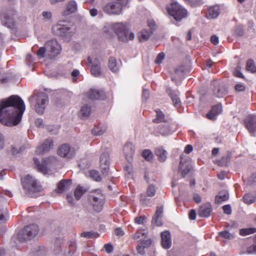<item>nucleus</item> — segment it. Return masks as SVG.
Listing matches in <instances>:
<instances>
[{"mask_svg": "<svg viewBox=\"0 0 256 256\" xmlns=\"http://www.w3.org/2000/svg\"><path fill=\"white\" fill-rule=\"evenodd\" d=\"M25 108L24 101L18 96L12 95L2 100L0 104V122L8 126L18 125Z\"/></svg>", "mask_w": 256, "mask_h": 256, "instance_id": "1", "label": "nucleus"}, {"mask_svg": "<svg viewBox=\"0 0 256 256\" xmlns=\"http://www.w3.org/2000/svg\"><path fill=\"white\" fill-rule=\"evenodd\" d=\"M112 28L117 35L120 41L126 42L134 38V33L129 34L128 28L126 23L116 22L112 26Z\"/></svg>", "mask_w": 256, "mask_h": 256, "instance_id": "2", "label": "nucleus"}, {"mask_svg": "<svg viewBox=\"0 0 256 256\" xmlns=\"http://www.w3.org/2000/svg\"><path fill=\"white\" fill-rule=\"evenodd\" d=\"M52 33L64 40H68L74 34L70 24L65 21H60L52 28Z\"/></svg>", "mask_w": 256, "mask_h": 256, "instance_id": "3", "label": "nucleus"}, {"mask_svg": "<svg viewBox=\"0 0 256 256\" xmlns=\"http://www.w3.org/2000/svg\"><path fill=\"white\" fill-rule=\"evenodd\" d=\"M22 184L26 193L29 196L34 192H40L41 186L34 178L30 174L26 175L21 179Z\"/></svg>", "mask_w": 256, "mask_h": 256, "instance_id": "4", "label": "nucleus"}, {"mask_svg": "<svg viewBox=\"0 0 256 256\" xmlns=\"http://www.w3.org/2000/svg\"><path fill=\"white\" fill-rule=\"evenodd\" d=\"M167 11L176 22H180L188 16V11L177 2H172L167 8Z\"/></svg>", "mask_w": 256, "mask_h": 256, "instance_id": "5", "label": "nucleus"}, {"mask_svg": "<svg viewBox=\"0 0 256 256\" xmlns=\"http://www.w3.org/2000/svg\"><path fill=\"white\" fill-rule=\"evenodd\" d=\"M128 2V0H112L103 6V10L108 14L118 15L121 14L124 6Z\"/></svg>", "mask_w": 256, "mask_h": 256, "instance_id": "6", "label": "nucleus"}, {"mask_svg": "<svg viewBox=\"0 0 256 256\" xmlns=\"http://www.w3.org/2000/svg\"><path fill=\"white\" fill-rule=\"evenodd\" d=\"M38 225L32 224L27 226L18 234V240L22 242L31 240L38 234Z\"/></svg>", "mask_w": 256, "mask_h": 256, "instance_id": "7", "label": "nucleus"}, {"mask_svg": "<svg viewBox=\"0 0 256 256\" xmlns=\"http://www.w3.org/2000/svg\"><path fill=\"white\" fill-rule=\"evenodd\" d=\"M48 98L47 94L44 92H40L36 96L35 110L39 114H44L45 109L48 104Z\"/></svg>", "mask_w": 256, "mask_h": 256, "instance_id": "8", "label": "nucleus"}, {"mask_svg": "<svg viewBox=\"0 0 256 256\" xmlns=\"http://www.w3.org/2000/svg\"><path fill=\"white\" fill-rule=\"evenodd\" d=\"M100 190H97L93 195L90 197V200L91 201L93 206L94 209L97 212H100L102 210L104 204L105 196L100 192Z\"/></svg>", "mask_w": 256, "mask_h": 256, "instance_id": "9", "label": "nucleus"}, {"mask_svg": "<svg viewBox=\"0 0 256 256\" xmlns=\"http://www.w3.org/2000/svg\"><path fill=\"white\" fill-rule=\"evenodd\" d=\"M211 88L213 94L217 98H222L228 93L226 85L218 80H214L212 82Z\"/></svg>", "mask_w": 256, "mask_h": 256, "instance_id": "10", "label": "nucleus"}, {"mask_svg": "<svg viewBox=\"0 0 256 256\" xmlns=\"http://www.w3.org/2000/svg\"><path fill=\"white\" fill-rule=\"evenodd\" d=\"M87 60L89 66H90L92 74L95 77L100 76L102 74V70L100 60L97 58H93L89 56Z\"/></svg>", "mask_w": 256, "mask_h": 256, "instance_id": "11", "label": "nucleus"}, {"mask_svg": "<svg viewBox=\"0 0 256 256\" xmlns=\"http://www.w3.org/2000/svg\"><path fill=\"white\" fill-rule=\"evenodd\" d=\"M16 12L10 10L4 12L0 14V18L3 25L9 28H12L14 26V16Z\"/></svg>", "mask_w": 256, "mask_h": 256, "instance_id": "12", "label": "nucleus"}, {"mask_svg": "<svg viewBox=\"0 0 256 256\" xmlns=\"http://www.w3.org/2000/svg\"><path fill=\"white\" fill-rule=\"evenodd\" d=\"M180 158L178 172L182 177H184L191 170L192 166L188 157L184 158L183 156H180Z\"/></svg>", "mask_w": 256, "mask_h": 256, "instance_id": "13", "label": "nucleus"}, {"mask_svg": "<svg viewBox=\"0 0 256 256\" xmlns=\"http://www.w3.org/2000/svg\"><path fill=\"white\" fill-rule=\"evenodd\" d=\"M58 154L61 157L71 158L75 154V150L74 148H71L68 144H64L59 147Z\"/></svg>", "mask_w": 256, "mask_h": 256, "instance_id": "14", "label": "nucleus"}, {"mask_svg": "<svg viewBox=\"0 0 256 256\" xmlns=\"http://www.w3.org/2000/svg\"><path fill=\"white\" fill-rule=\"evenodd\" d=\"M47 50L50 52L49 54L51 58H53L60 52V46L56 40H51L46 44Z\"/></svg>", "mask_w": 256, "mask_h": 256, "instance_id": "15", "label": "nucleus"}, {"mask_svg": "<svg viewBox=\"0 0 256 256\" xmlns=\"http://www.w3.org/2000/svg\"><path fill=\"white\" fill-rule=\"evenodd\" d=\"M109 154L108 152H103L100 157V166L102 174L106 176L109 171Z\"/></svg>", "mask_w": 256, "mask_h": 256, "instance_id": "16", "label": "nucleus"}, {"mask_svg": "<svg viewBox=\"0 0 256 256\" xmlns=\"http://www.w3.org/2000/svg\"><path fill=\"white\" fill-rule=\"evenodd\" d=\"M246 127L252 135L256 132V116H249L244 120Z\"/></svg>", "mask_w": 256, "mask_h": 256, "instance_id": "17", "label": "nucleus"}, {"mask_svg": "<svg viewBox=\"0 0 256 256\" xmlns=\"http://www.w3.org/2000/svg\"><path fill=\"white\" fill-rule=\"evenodd\" d=\"M164 212V206L161 205L156 207V210L152 220V224H154L156 226H161L162 224V218Z\"/></svg>", "mask_w": 256, "mask_h": 256, "instance_id": "18", "label": "nucleus"}, {"mask_svg": "<svg viewBox=\"0 0 256 256\" xmlns=\"http://www.w3.org/2000/svg\"><path fill=\"white\" fill-rule=\"evenodd\" d=\"M72 184V180L63 179L57 184L56 192L58 193H63L68 190Z\"/></svg>", "mask_w": 256, "mask_h": 256, "instance_id": "19", "label": "nucleus"}, {"mask_svg": "<svg viewBox=\"0 0 256 256\" xmlns=\"http://www.w3.org/2000/svg\"><path fill=\"white\" fill-rule=\"evenodd\" d=\"M88 98L92 100H104L105 94L102 90L92 88L88 94Z\"/></svg>", "mask_w": 256, "mask_h": 256, "instance_id": "20", "label": "nucleus"}, {"mask_svg": "<svg viewBox=\"0 0 256 256\" xmlns=\"http://www.w3.org/2000/svg\"><path fill=\"white\" fill-rule=\"evenodd\" d=\"M222 112L220 104L213 106L210 110L206 114V118L210 120H215L216 116Z\"/></svg>", "mask_w": 256, "mask_h": 256, "instance_id": "21", "label": "nucleus"}, {"mask_svg": "<svg viewBox=\"0 0 256 256\" xmlns=\"http://www.w3.org/2000/svg\"><path fill=\"white\" fill-rule=\"evenodd\" d=\"M162 246L163 248L168 249L170 248L172 245V240L170 232L168 231H165L161 233Z\"/></svg>", "mask_w": 256, "mask_h": 256, "instance_id": "22", "label": "nucleus"}, {"mask_svg": "<svg viewBox=\"0 0 256 256\" xmlns=\"http://www.w3.org/2000/svg\"><path fill=\"white\" fill-rule=\"evenodd\" d=\"M53 146L54 144L52 140L46 139L44 141V143L38 148L36 152L38 154L47 152L53 147Z\"/></svg>", "mask_w": 256, "mask_h": 256, "instance_id": "23", "label": "nucleus"}, {"mask_svg": "<svg viewBox=\"0 0 256 256\" xmlns=\"http://www.w3.org/2000/svg\"><path fill=\"white\" fill-rule=\"evenodd\" d=\"M212 211V205L210 203L202 204L200 208L198 216L202 218L208 217Z\"/></svg>", "mask_w": 256, "mask_h": 256, "instance_id": "24", "label": "nucleus"}, {"mask_svg": "<svg viewBox=\"0 0 256 256\" xmlns=\"http://www.w3.org/2000/svg\"><path fill=\"white\" fill-rule=\"evenodd\" d=\"M34 164L37 166V168L40 172H42L43 174H46L48 172V167L46 166L48 160L44 159L42 160V164L40 163L39 160L36 158H34Z\"/></svg>", "mask_w": 256, "mask_h": 256, "instance_id": "25", "label": "nucleus"}, {"mask_svg": "<svg viewBox=\"0 0 256 256\" xmlns=\"http://www.w3.org/2000/svg\"><path fill=\"white\" fill-rule=\"evenodd\" d=\"M77 10L76 2L74 0H70L67 4L66 10L64 12L63 15L68 16Z\"/></svg>", "mask_w": 256, "mask_h": 256, "instance_id": "26", "label": "nucleus"}, {"mask_svg": "<svg viewBox=\"0 0 256 256\" xmlns=\"http://www.w3.org/2000/svg\"><path fill=\"white\" fill-rule=\"evenodd\" d=\"M155 154L161 162H164L166 159L167 152L164 150L162 146L156 148L155 150Z\"/></svg>", "mask_w": 256, "mask_h": 256, "instance_id": "27", "label": "nucleus"}, {"mask_svg": "<svg viewBox=\"0 0 256 256\" xmlns=\"http://www.w3.org/2000/svg\"><path fill=\"white\" fill-rule=\"evenodd\" d=\"M134 148L130 142L126 143L124 147V152L126 158H132L134 154Z\"/></svg>", "mask_w": 256, "mask_h": 256, "instance_id": "28", "label": "nucleus"}, {"mask_svg": "<svg viewBox=\"0 0 256 256\" xmlns=\"http://www.w3.org/2000/svg\"><path fill=\"white\" fill-rule=\"evenodd\" d=\"M229 198L228 192L226 190L221 191L218 195L215 197V202L216 204H219L222 202L227 200Z\"/></svg>", "mask_w": 256, "mask_h": 256, "instance_id": "29", "label": "nucleus"}, {"mask_svg": "<svg viewBox=\"0 0 256 256\" xmlns=\"http://www.w3.org/2000/svg\"><path fill=\"white\" fill-rule=\"evenodd\" d=\"M152 34V32L145 29L138 33V38L140 42H144L149 39Z\"/></svg>", "mask_w": 256, "mask_h": 256, "instance_id": "30", "label": "nucleus"}, {"mask_svg": "<svg viewBox=\"0 0 256 256\" xmlns=\"http://www.w3.org/2000/svg\"><path fill=\"white\" fill-rule=\"evenodd\" d=\"M168 92L173 102L174 106L176 108L180 107L181 104V102L176 92L170 90H168Z\"/></svg>", "mask_w": 256, "mask_h": 256, "instance_id": "31", "label": "nucleus"}, {"mask_svg": "<svg viewBox=\"0 0 256 256\" xmlns=\"http://www.w3.org/2000/svg\"><path fill=\"white\" fill-rule=\"evenodd\" d=\"M158 132L162 136H168L172 133V130L167 122L159 126Z\"/></svg>", "mask_w": 256, "mask_h": 256, "instance_id": "32", "label": "nucleus"}, {"mask_svg": "<svg viewBox=\"0 0 256 256\" xmlns=\"http://www.w3.org/2000/svg\"><path fill=\"white\" fill-rule=\"evenodd\" d=\"M220 14V9L218 6H214L210 8L208 14L207 16L208 18H215Z\"/></svg>", "mask_w": 256, "mask_h": 256, "instance_id": "33", "label": "nucleus"}, {"mask_svg": "<svg viewBox=\"0 0 256 256\" xmlns=\"http://www.w3.org/2000/svg\"><path fill=\"white\" fill-rule=\"evenodd\" d=\"M108 68L113 72H118L119 68L117 65V62L116 58L114 57H110L108 60Z\"/></svg>", "mask_w": 256, "mask_h": 256, "instance_id": "34", "label": "nucleus"}, {"mask_svg": "<svg viewBox=\"0 0 256 256\" xmlns=\"http://www.w3.org/2000/svg\"><path fill=\"white\" fill-rule=\"evenodd\" d=\"M243 200L244 202L246 204L254 203L256 200V193H248L245 194L243 196Z\"/></svg>", "mask_w": 256, "mask_h": 256, "instance_id": "35", "label": "nucleus"}, {"mask_svg": "<svg viewBox=\"0 0 256 256\" xmlns=\"http://www.w3.org/2000/svg\"><path fill=\"white\" fill-rule=\"evenodd\" d=\"M156 118L153 120L154 122L160 123V122H164L166 123L167 120L165 118V115L164 113L160 110H156Z\"/></svg>", "mask_w": 256, "mask_h": 256, "instance_id": "36", "label": "nucleus"}, {"mask_svg": "<svg viewBox=\"0 0 256 256\" xmlns=\"http://www.w3.org/2000/svg\"><path fill=\"white\" fill-rule=\"evenodd\" d=\"M8 216V210L6 208L0 207V224L4 223Z\"/></svg>", "mask_w": 256, "mask_h": 256, "instance_id": "37", "label": "nucleus"}, {"mask_svg": "<svg viewBox=\"0 0 256 256\" xmlns=\"http://www.w3.org/2000/svg\"><path fill=\"white\" fill-rule=\"evenodd\" d=\"M106 128L105 126H98L94 127L92 130V132L94 135L101 136L106 131Z\"/></svg>", "mask_w": 256, "mask_h": 256, "instance_id": "38", "label": "nucleus"}, {"mask_svg": "<svg viewBox=\"0 0 256 256\" xmlns=\"http://www.w3.org/2000/svg\"><path fill=\"white\" fill-rule=\"evenodd\" d=\"M86 192L85 189L83 187L78 186H77L74 192V196L77 200L80 198Z\"/></svg>", "mask_w": 256, "mask_h": 256, "instance_id": "39", "label": "nucleus"}, {"mask_svg": "<svg viewBox=\"0 0 256 256\" xmlns=\"http://www.w3.org/2000/svg\"><path fill=\"white\" fill-rule=\"evenodd\" d=\"M256 232V228H242L240 230V234L242 236H246Z\"/></svg>", "mask_w": 256, "mask_h": 256, "instance_id": "40", "label": "nucleus"}, {"mask_svg": "<svg viewBox=\"0 0 256 256\" xmlns=\"http://www.w3.org/2000/svg\"><path fill=\"white\" fill-rule=\"evenodd\" d=\"M246 70L252 73L256 72V66L252 60L249 59L248 60L246 65Z\"/></svg>", "mask_w": 256, "mask_h": 256, "instance_id": "41", "label": "nucleus"}, {"mask_svg": "<svg viewBox=\"0 0 256 256\" xmlns=\"http://www.w3.org/2000/svg\"><path fill=\"white\" fill-rule=\"evenodd\" d=\"M91 111V108L86 104L83 106L80 110V114L84 117H88L90 116Z\"/></svg>", "mask_w": 256, "mask_h": 256, "instance_id": "42", "label": "nucleus"}, {"mask_svg": "<svg viewBox=\"0 0 256 256\" xmlns=\"http://www.w3.org/2000/svg\"><path fill=\"white\" fill-rule=\"evenodd\" d=\"M98 235V234L96 232H84L80 234V236L82 237L86 238H96Z\"/></svg>", "mask_w": 256, "mask_h": 256, "instance_id": "43", "label": "nucleus"}, {"mask_svg": "<svg viewBox=\"0 0 256 256\" xmlns=\"http://www.w3.org/2000/svg\"><path fill=\"white\" fill-rule=\"evenodd\" d=\"M156 192V188L154 185L150 184L146 190V194L148 196H154Z\"/></svg>", "mask_w": 256, "mask_h": 256, "instance_id": "44", "label": "nucleus"}, {"mask_svg": "<svg viewBox=\"0 0 256 256\" xmlns=\"http://www.w3.org/2000/svg\"><path fill=\"white\" fill-rule=\"evenodd\" d=\"M90 178L96 182H100L102 180L101 177L100 176L99 173L97 170H90Z\"/></svg>", "mask_w": 256, "mask_h": 256, "instance_id": "45", "label": "nucleus"}, {"mask_svg": "<svg viewBox=\"0 0 256 256\" xmlns=\"http://www.w3.org/2000/svg\"><path fill=\"white\" fill-rule=\"evenodd\" d=\"M175 74H176L177 75V76L178 78H182L184 76V66H178V67L176 68L175 69Z\"/></svg>", "mask_w": 256, "mask_h": 256, "instance_id": "46", "label": "nucleus"}, {"mask_svg": "<svg viewBox=\"0 0 256 256\" xmlns=\"http://www.w3.org/2000/svg\"><path fill=\"white\" fill-rule=\"evenodd\" d=\"M244 34V28L241 26H236L234 29V34L238 36H242Z\"/></svg>", "mask_w": 256, "mask_h": 256, "instance_id": "47", "label": "nucleus"}, {"mask_svg": "<svg viewBox=\"0 0 256 256\" xmlns=\"http://www.w3.org/2000/svg\"><path fill=\"white\" fill-rule=\"evenodd\" d=\"M46 50V46L40 48L37 52L36 55L40 58H44L45 56V53Z\"/></svg>", "mask_w": 256, "mask_h": 256, "instance_id": "48", "label": "nucleus"}, {"mask_svg": "<svg viewBox=\"0 0 256 256\" xmlns=\"http://www.w3.org/2000/svg\"><path fill=\"white\" fill-rule=\"evenodd\" d=\"M219 236H220L221 237L228 238L229 240L233 238V235L228 231H223L220 232Z\"/></svg>", "mask_w": 256, "mask_h": 256, "instance_id": "49", "label": "nucleus"}, {"mask_svg": "<svg viewBox=\"0 0 256 256\" xmlns=\"http://www.w3.org/2000/svg\"><path fill=\"white\" fill-rule=\"evenodd\" d=\"M246 252L250 254L256 253V243L254 241V244H252L247 248Z\"/></svg>", "mask_w": 256, "mask_h": 256, "instance_id": "50", "label": "nucleus"}, {"mask_svg": "<svg viewBox=\"0 0 256 256\" xmlns=\"http://www.w3.org/2000/svg\"><path fill=\"white\" fill-rule=\"evenodd\" d=\"M188 4L192 6L196 7L200 4L201 0H184Z\"/></svg>", "mask_w": 256, "mask_h": 256, "instance_id": "51", "label": "nucleus"}, {"mask_svg": "<svg viewBox=\"0 0 256 256\" xmlns=\"http://www.w3.org/2000/svg\"><path fill=\"white\" fill-rule=\"evenodd\" d=\"M143 157L147 160H150L152 156V152L148 150H145L142 152Z\"/></svg>", "mask_w": 256, "mask_h": 256, "instance_id": "52", "label": "nucleus"}, {"mask_svg": "<svg viewBox=\"0 0 256 256\" xmlns=\"http://www.w3.org/2000/svg\"><path fill=\"white\" fill-rule=\"evenodd\" d=\"M165 54L163 52L160 53L156 58L155 62L156 64H160L162 62L164 58Z\"/></svg>", "mask_w": 256, "mask_h": 256, "instance_id": "53", "label": "nucleus"}, {"mask_svg": "<svg viewBox=\"0 0 256 256\" xmlns=\"http://www.w3.org/2000/svg\"><path fill=\"white\" fill-rule=\"evenodd\" d=\"M148 25L150 29V32H154L156 29L157 26L156 22L152 20H148Z\"/></svg>", "mask_w": 256, "mask_h": 256, "instance_id": "54", "label": "nucleus"}, {"mask_svg": "<svg viewBox=\"0 0 256 256\" xmlns=\"http://www.w3.org/2000/svg\"><path fill=\"white\" fill-rule=\"evenodd\" d=\"M240 66H239V64H238L234 71V75L236 77L243 78L244 76L240 72Z\"/></svg>", "mask_w": 256, "mask_h": 256, "instance_id": "55", "label": "nucleus"}, {"mask_svg": "<svg viewBox=\"0 0 256 256\" xmlns=\"http://www.w3.org/2000/svg\"><path fill=\"white\" fill-rule=\"evenodd\" d=\"M145 248L143 246L142 244H138L136 246V250L138 253L141 255H144L145 254Z\"/></svg>", "mask_w": 256, "mask_h": 256, "instance_id": "56", "label": "nucleus"}, {"mask_svg": "<svg viewBox=\"0 0 256 256\" xmlns=\"http://www.w3.org/2000/svg\"><path fill=\"white\" fill-rule=\"evenodd\" d=\"M104 248L108 253L112 252L114 250L113 246L110 243L105 244Z\"/></svg>", "mask_w": 256, "mask_h": 256, "instance_id": "57", "label": "nucleus"}, {"mask_svg": "<svg viewBox=\"0 0 256 256\" xmlns=\"http://www.w3.org/2000/svg\"><path fill=\"white\" fill-rule=\"evenodd\" d=\"M222 210L224 214H230L232 213L231 206L230 204L225 205L222 206Z\"/></svg>", "mask_w": 256, "mask_h": 256, "instance_id": "58", "label": "nucleus"}, {"mask_svg": "<svg viewBox=\"0 0 256 256\" xmlns=\"http://www.w3.org/2000/svg\"><path fill=\"white\" fill-rule=\"evenodd\" d=\"M25 148V147L24 148V146L18 149L16 148H12V153L13 155H16L19 152H22Z\"/></svg>", "mask_w": 256, "mask_h": 256, "instance_id": "59", "label": "nucleus"}, {"mask_svg": "<svg viewBox=\"0 0 256 256\" xmlns=\"http://www.w3.org/2000/svg\"><path fill=\"white\" fill-rule=\"evenodd\" d=\"M192 198H193L196 204H199L202 201V198H201L200 196L197 193L194 194Z\"/></svg>", "mask_w": 256, "mask_h": 256, "instance_id": "60", "label": "nucleus"}, {"mask_svg": "<svg viewBox=\"0 0 256 256\" xmlns=\"http://www.w3.org/2000/svg\"><path fill=\"white\" fill-rule=\"evenodd\" d=\"M76 250V246L74 244H70L68 251L70 256L73 254Z\"/></svg>", "mask_w": 256, "mask_h": 256, "instance_id": "61", "label": "nucleus"}, {"mask_svg": "<svg viewBox=\"0 0 256 256\" xmlns=\"http://www.w3.org/2000/svg\"><path fill=\"white\" fill-rule=\"evenodd\" d=\"M149 91L146 89H143L142 94V98L143 100H146L149 98Z\"/></svg>", "mask_w": 256, "mask_h": 256, "instance_id": "62", "label": "nucleus"}, {"mask_svg": "<svg viewBox=\"0 0 256 256\" xmlns=\"http://www.w3.org/2000/svg\"><path fill=\"white\" fill-rule=\"evenodd\" d=\"M152 244V241L150 239H148L146 240H142L140 244H142L143 246L146 248H148Z\"/></svg>", "mask_w": 256, "mask_h": 256, "instance_id": "63", "label": "nucleus"}, {"mask_svg": "<svg viewBox=\"0 0 256 256\" xmlns=\"http://www.w3.org/2000/svg\"><path fill=\"white\" fill-rule=\"evenodd\" d=\"M245 89V86L242 84H238L235 86V90L238 92H243Z\"/></svg>", "mask_w": 256, "mask_h": 256, "instance_id": "64", "label": "nucleus"}]
</instances>
